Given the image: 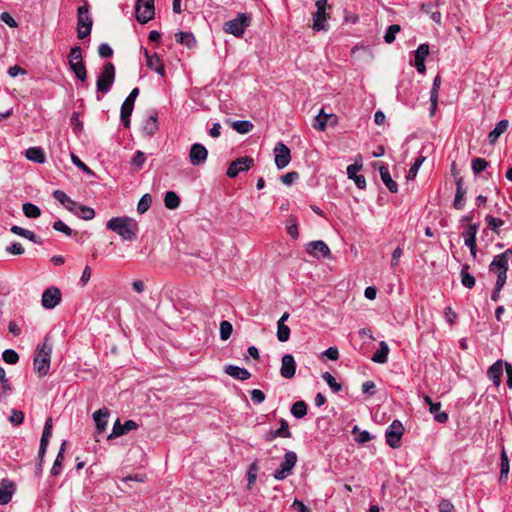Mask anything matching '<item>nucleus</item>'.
I'll list each match as a JSON object with an SVG mask.
<instances>
[{
    "label": "nucleus",
    "mask_w": 512,
    "mask_h": 512,
    "mask_svg": "<svg viewBox=\"0 0 512 512\" xmlns=\"http://www.w3.org/2000/svg\"><path fill=\"white\" fill-rule=\"evenodd\" d=\"M71 161L76 167L81 169L84 173L93 174L91 169L84 162H82L80 158L76 156L74 153L71 154Z\"/></svg>",
    "instance_id": "60"
},
{
    "label": "nucleus",
    "mask_w": 512,
    "mask_h": 512,
    "mask_svg": "<svg viewBox=\"0 0 512 512\" xmlns=\"http://www.w3.org/2000/svg\"><path fill=\"white\" fill-rule=\"evenodd\" d=\"M137 20L145 24L154 18V0H137L135 5Z\"/></svg>",
    "instance_id": "9"
},
{
    "label": "nucleus",
    "mask_w": 512,
    "mask_h": 512,
    "mask_svg": "<svg viewBox=\"0 0 512 512\" xmlns=\"http://www.w3.org/2000/svg\"><path fill=\"white\" fill-rule=\"evenodd\" d=\"M291 436H292V434L289 430L288 422L284 419H281L280 420V428H278L276 430L268 431L265 434V440L270 442V441L275 440L278 437L290 438Z\"/></svg>",
    "instance_id": "18"
},
{
    "label": "nucleus",
    "mask_w": 512,
    "mask_h": 512,
    "mask_svg": "<svg viewBox=\"0 0 512 512\" xmlns=\"http://www.w3.org/2000/svg\"><path fill=\"white\" fill-rule=\"evenodd\" d=\"M108 417L109 410L107 408H101L93 413V419L95 421L96 431L98 434L105 431Z\"/></svg>",
    "instance_id": "22"
},
{
    "label": "nucleus",
    "mask_w": 512,
    "mask_h": 512,
    "mask_svg": "<svg viewBox=\"0 0 512 512\" xmlns=\"http://www.w3.org/2000/svg\"><path fill=\"white\" fill-rule=\"evenodd\" d=\"M106 228L126 241L135 240L139 231L137 222L129 217H113L106 223Z\"/></svg>",
    "instance_id": "1"
},
{
    "label": "nucleus",
    "mask_w": 512,
    "mask_h": 512,
    "mask_svg": "<svg viewBox=\"0 0 512 512\" xmlns=\"http://www.w3.org/2000/svg\"><path fill=\"white\" fill-rule=\"evenodd\" d=\"M164 204L168 209H176L180 205V198L174 191H168L164 197Z\"/></svg>",
    "instance_id": "40"
},
{
    "label": "nucleus",
    "mask_w": 512,
    "mask_h": 512,
    "mask_svg": "<svg viewBox=\"0 0 512 512\" xmlns=\"http://www.w3.org/2000/svg\"><path fill=\"white\" fill-rule=\"evenodd\" d=\"M143 131L149 136L154 135L158 131V118L156 113L146 119L143 125Z\"/></svg>",
    "instance_id": "32"
},
{
    "label": "nucleus",
    "mask_w": 512,
    "mask_h": 512,
    "mask_svg": "<svg viewBox=\"0 0 512 512\" xmlns=\"http://www.w3.org/2000/svg\"><path fill=\"white\" fill-rule=\"evenodd\" d=\"M66 444H67V442L63 441V443L60 446V449H59V452L57 454V457H56V459L54 461V464H53V466L51 468V474L54 475V476H57V475L60 474L61 466H62V461L64 459V452H65Z\"/></svg>",
    "instance_id": "37"
},
{
    "label": "nucleus",
    "mask_w": 512,
    "mask_h": 512,
    "mask_svg": "<svg viewBox=\"0 0 512 512\" xmlns=\"http://www.w3.org/2000/svg\"><path fill=\"white\" fill-rule=\"evenodd\" d=\"M297 462V455L293 451H288L284 455V461L280 464V467L275 470L273 477L276 480H284L290 476L293 472Z\"/></svg>",
    "instance_id": "8"
},
{
    "label": "nucleus",
    "mask_w": 512,
    "mask_h": 512,
    "mask_svg": "<svg viewBox=\"0 0 512 512\" xmlns=\"http://www.w3.org/2000/svg\"><path fill=\"white\" fill-rule=\"evenodd\" d=\"M322 378L334 393L341 391L342 385L336 381L335 377L331 373L324 372L322 374Z\"/></svg>",
    "instance_id": "45"
},
{
    "label": "nucleus",
    "mask_w": 512,
    "mask_h": 512,
    "mask_svg": "<svg viewBox=\"0 0 512 512\" xmlns=\"http://www.w3.org/2000/svg\"><path fill=\"white\" fill-rule=\"evenodd\" d=\"M115 81V66L111 62H107L98 76L96 86L97 91L107 94Z\"/></svg>",
    "instance_id": "6"
},
{
    "label": "nucleus",
    "mask_w": 512,
    "mask_h": 512,
    "mask_svg": "<svg viewBox=\"0 0 512 512\" xmlns=\"http://www.w3.org/2000/svg\"><path fill=\"white\" fill-rule=\"evenodd\" d=\"M331 117L330 114L324 113L323 109L319 112V114L314 118L313 127L316 130L324 131L327 126V120Z\"/></svg>",
    "instance_id": "41"
},
{
    "label": "nucleus",
    "mask_w": 512,
    "mask_h": 512,
    "mask_svg": "<svg viewBox=\"0 0 512 512\" xmlns=\"http://www.w3.org/2000/svg\"><path fill=\"white\" fill-rule=\"evenodd\" d=\"M53 197L59 201L68 211L74 205L76 201L72 200L67 194L62 190H55L53 192Z\"/></svg>",
    "instance_id": "39"
},
{
    "label": "nucleus",
    "mask_w": 512,
    "mask_h": 512,
    "mask_svg": "<svg viewBox=\"0 0 512 512\" xmlns=\"http://www.w3.org/2000/svg\"><path fill=\"white\" fill-rule=\"evenodd\" d=\"M53 229L64 233L66 236L72 235V229L68 227L63 221L57 220L53 223Z\"/></svg>",
    "instance_id": "61"
},
{
    "label": "nucleus",
    "mask_w": 512,
    "mask_h": 512,
    "mask_svg": "<svg viewBox=\"0 0 512 512\" xmlns=\"http://www.w3.org/2000/svg\"><path fill=\"white\" fill-rule=\"evenodd\" d=\"M225 372L229 376L242 381L251 377V373L246 368H242L236 365H227L225 367Z\"/></svg>",
    "instance_id": "25"
},
{
    "label": "nucleus",
    "mask_w": 512,
    "mask_h": 512,
    "mask_svg": "<svg viewBox=\"0 0 512 512\" xmlns=\"http://www.w3.org/2000/svg\"><path fill=\"white\" fill-rule=\"evenodd\" d=\"M291 414L297 418L301 419L307 414V405L304 401H297L291 407Z\"/></svg>",
    "instance_id": "43"
},
{
    "label": "nucleus",
    "mask_w": 512,
    "mask_h": 512,
    "mask_svg": "<svg viewBox=\"0 0 512 512\" xmlns=\"http://www.w3.org/2000/svg\"><path fill=\"white\" fill-rule=\"evenodd\" d=\"M25 157L38 164H43L46 161L44 150L40 147H30L25 151Z\"/></svg>",
    "instance_id": "27"
},
{
    "label": "nucleus",
    "mask_w": 512,
    "mask_h": 512,
    "mask_svg": "<svg viewBox=\"0 0 512 512\" xmlns=\"http://www.w3.org/2000/svg\"><path fill=\"white\" fill-rule=\"evenodd\" d=\"M509 470H510L509 458H508V455H507L505 449L503 448L502 452H501V463H500V476H499L500 482L506 481L508 479Z\"/></svg>",
    "instance_id": "34"
},
{
    "label": "nucleus",
    "mask_w": 512,
    "mask_h": 512,
    "mask_svg": "<svg viewBox=\"0 0 512 512\" xmlns=\"http://www.w3.org/2000/svg\"><path fill=\"white\" fill-rule=\"evenodd\" d=\"M61 299H62V294H61L60 289L52 286V287L47 288L43 292L42 298H41V303L45 309H53L61 302Z\"/></svg>",
    "instance_id": "12"
},
{
    "label": "nucleus",
    "mask_w": 512,
    "mask_h": 512,
    "mask_svg": "<svg viewBox=\"0 0 512 512\" xmlns=\"http://www.w3.org/2000/svg\"><path fill=\"white\" fill-rule=\"evenodd\" d=\"M466 189L464 187L463 179L460 177L456 179V193L453 201V207L457 210H462L465 206Z\"/></svg>",
    "instance_id": "20"
},
{
    "label": "nucleus",
    "mask_w": 512,
    "mask_h": 512,
    "mask_svg": "<svg viewBox=\"0 0 512 512\" xmlns=\"http://www.w3.org/2000/svg\"><path fill=\"white\" fill-rule=\"evenodd\" d=\"M137 428L138 424L133 420H127L124 424H121L120 420L117 419L113 425L112 432L108 435V439L117 438Z\"/></svg>",
    "instance_id": "16"
},
{
    "label": "nucleus",
    "mask_w": 512,
    "mask_h": 512,
    "mask_svg": "<svg viewBox=\"0 0 512 512\" xmlns=\"http://www.w3.org/2000/svg\"><path fill=\"white\" fill-rule=\"evenodd\" d=\"M296 372V362L291 354H285L281 359L280 374L283 378L291 379Z\"/></svg>",
    "instance_id": "17"
},
{
    "label": "nucleus",
    "mask_w": 512,
    "mask_h": 512,
    "mask_svg": "<svg viewBox=\"0 0 512 512\" xmlns=\"http://www.w3.org/2000/svg\"><path fill=\"white\" fill-rule=\"evenodd\" d=\"M176 41L180 44L187 46L188 48H192L196 45L195 37L190 32H178L176 35Z\"/></svg>",
    "instance_id": "36"
},
{
    "label": "nucleus",
    "mask_w": 512,
    "mask_h": 512,
    "mask_svg": "<svg viewBox=\"0 0 512 512\" xmlns=\"http://www.w3.org/2000/svg\"><path fill=\"white\" fill-rule=\"evenodd\" d=\"M468 266L465 265L461 269V282L466 288H473L475 285V278L473 275L467 272Z\"/></svg>",
    "instance_id": "47"
},
{
    "label": "nucleus",
    "mask_w": 512,
    "mask_h": 512,
    "mask_svg": "<svg viewBox=\"0 0 512 512\" xmlns=\"http://www.w3.org/2000/svg\"><path fill=\"white\" fill-rule=\"evenodd\" d=\"M3 360L8 364H16L19 360L18 353L13 349H6L2 354Z\"/></svg>",
    "instance_id": "55"
},
{
    "label": "nucleus",
    "mask_w": 512,
    "mask_h": 512,
    "mask_svg": "<svg viewBox=\"0 0 512 512\" xmlns=\"http://www.w3.org/2000/svg\"><path fill=\"white\" fill-rule=\"evenodd\" d=\"M138 95H139V89L138 88L132 89V91L127 96V98L124 100V102L121 106L120 118H121V121L124 124V126L127 128L130 126V116L133 112L134 103H135V100L138 97Z\"/></svg>",
    "instance_id": "10"
},
{
    "label": "nucleus",
    "mask_w": 512,
    "mask_h": 512,
    "mask_svg": "<svg viewBox=\"0 0 512 512\" xmlns=\"http://www.w3.org/2000/svg\"><path fill=\"white\" fill-rule=\"evenodd\" d=\"M277 339L280 342H286L290 338V328L286 324H282V321H277Z\"/></svg>",
    "instance_id": "46"
},
{
    "label": "nucleus",
    "mask_w": 512,
    "mask_h": 512,
    "mask_svg": "<svg viewBox=\"0 0 512 512\" xmlns=\"http://www.w3.org/2000/svg\"><path fill=\"white\" fill-rule=\"evenodd\" d=\"M152 198L149 194H144L138 202L137 211L140 214L145 213L151 206Z\"/></svg>",
    "instance_id": "50"
},
{
    "label": "nucleus",
    "mask_w": 512,
    "mask_h": 512,
    "mask_svg": "<svg viewBox=\"0 0 512 512\" xmlns=\"http://www.w3.org/2000/svg\"><path fill=\"white\" fill-rule=\"evenodd\" d=\"M429 55V46L428 44H420L415 51L414 61H425L426 57Z\"/></svg>",
    "instance_id": "52"
},
{
    "label": "nucleus",
    "mask_w": 512,
    "mask_h": 512,
    "mask_svg": "<svg viewBox=\"0 0 512 512\" xmlns=\"http://www.w3.org/2000/svg\"><path fill=\"white\" fill-rule=\"evenodd\" d=\"M52 345L48 344V339L46 338L41 347H38L36 355L34 357L33 366L34 371L40 377H44L48 374L50 369L51 362V354H52Z\"/></svg>",
    "instance_id": "2"
},
{
    "label": "nucleus",
    "mask_w": 512,
    "mask_h": 512,
    "mask_svg": "<svg viewBox=\"0 0 512 512\" xmlns=\"http://www.w3.org/2000/svg\"><path fill=\"white\" fill-rule=\"evenodd\" d=\"M400 30H401V28H400L399 25H397V24L390 25L387 28L386 33L384 35L385 42L388 43V44H391L395 40L396 34Z\"/></svg>",
    "instance_id": "51"
},
{
    "label": "nucleus",
    "mask_w": 512,
    "mask_h": 512,
    "mask_svg": "<svg viewBox=\"0 0 512 512\" xmlns=\"http://www.w3.org/2000/svg\"><path fill=\"white\" fill-rule=\"evenodd\" d=\"M251 17L246 13H239L236 18L227 21L223 25V31L235 37H242L250 25Z\"/></svg>",
    "instance_id": "4"
},
{
    "label": "nucleus",
    "mask_w": 512,
    "mask_h": 512,
    "mask_svg": "<svg viewBox=\"0 0 512 512\" xmlns=\"http://www.w3.org/2000/svg\"><path fill=\"white\" fill-rule=\"evenodd\" d=\"M485 221L488 227L494 232L498 233V228L503 226L504 222L500 218L493 217L491 215H487L485 217Z\"/></svg>",
    "instance_id": "56"
},
{
    "label": "nucleus",
    "mask_w": 512,
    "mask_h": 512,
    "mask_svg": "<svg viewBox=\"0 0 512 512\" xmlns=\"http://www.w3.org/2000/svg\"><path fill=\"white\" fill-rule=\"evenodd\" d=\"M93 21L89 14L88 3L80 6L77 10V36L79 39L86 38L92 29Z\"/></svg>",
    "instance_id": "5"
},
{
    "label": "nucleus",
    "mask_w": 512,
    "mask_h": 512,
    "mask_svg": "<svg viewBox=\"0 0 512 512\" xmlns=\"http://www.w3.org/2000/svg\"><path fill=\"white\" fill-rule=\"evenodd\" d=\"M232 330H233V327H232V324L230 322L222 321L220 323V338L222 340L229 339L231 334H232Z\"/></svg>",
    "instance_id": "54"
},
{
    "label": "nucleus",
    "mask_w": 512,
    "mask_h": 512,
    "mask_svg": "<svg viewBox=\"0 0 512 512\" xmlns=\"http://www.w3.org/2000/svg\"><path fill=\"white\" fill-rule=\"evenodd\" d=\"M503 374V362L501 360L496 361L487 371L488 378L496 385L499 386L501 383V377Z\"/></svg>",
    "instance_id": "24"
},
{
    "label": "nucleus",
    "mask_w": 512,
    "mask_h": 512,
    "mask_svg": "<svg viewBox=\"0 0 512 512\" xmlns=\"http://www.w3.org/2000/svg\"><path fill=\"white\" fill-rule=\"evenodd\" d=\"M509 125L508 120L499 121L495 128L488 134V140L491 144H494L498 138L507 130Z\"/></svg>",
    "instance_id": "30"
},
{
    "label": "nucleus",
    "mask_w": 512,
    "mask_h": 512,
    "mask_svg": "<svg viewBox=\"0 0 512 512\" xmlns=\"http://www.w3.org/2000/svg\"><path fill=\"white\" fill-rule=\"evenodd\" d=\"M70 212L83 220H92L95 217L93 208L79 204L77 202L70 208Z\"/></svg>",
    "instance_id": "21"
},
{
    "label": "nucleus",
    "mask_w": 512,
    "mask_h": 512,
    "mask_svg": "<svg viewBox=\"0 0 512 512\" xmlns=\"http://www.w3.org/2000/svg\"><path fill=\"white\" fill-rule=\"evenodd\" d=\"M274 154L275 165L279 170L284 169L291 161L290 149L283 142L276 144Z\"/></svg>",
    "instance_id": "14"
},
{
    "label": "nucleus",
    "mask_w": 512,
    "mask_h": 512,
    "mask_svg": "<svg viewBox=\"0 0 512 512\" xmlns=\"http://www.w3.org/2000/svg\"><path fill=\"white\" fill-rule=\"evenodd\" d=\"M488 167V162L483 158H475L472 161V170L475 174H479Z\"/></svg>",
    "instance_id": "58"
},
{
    "label": "nucleus",
    "mask_w": 512,
    "mask_h": 512,
    "mask_svg": "<svg viewBox=\"0 0 512 512\" xmlns=\"http://www.w3.org/2000/svg\"><path fill=\"white\" fill-rule=\"evenodd\" d=\"M425 161V157L423 156H419L414 164L410 167L409 171H408V175H407V179L408 180H412L416 177L417 173H418V170L419 168L421 167V165L423 164V162Z\"/></svg>",
    "instance_id": "53"
},
{
    "label": "nucleus",
    "mask_w": 512,
    "mask_h": 512,
    "mask_svg": "<svg viewBox=\"0 0 512 512\" xmlns=\"http://www.w3.org/2000/svg\"><path fill=\"white\" fill-rule=\"evenodd\" d=\"M326 11H316L313 15V25L312 28L314 31L327 30L328 26L326 24Z\"/></svg>",
    "instance_id": "31"
},
{
    "label": "nucleus",
    "mask_w": 512,
    "mask_h": 512,
    "mask_svg": "<svg viewBox=\"0 0 512 512\" xmlns=\"http://www.w3.org/2000/svg\"><path fill=\"white\" fill-rule=\"evenodd\" d=\"M362 164H351L347 167V176L349 179H352L355 185L359 189H364L366 187V180L363 175H358L357 173L361 170Z\"/></svg>",
    "instance_id": "19"
},
{
    "label": "nucleus",
    "mask_w": 512,
    "mask_h": 512,
    "mask_svg": "<svg viewBox=\"0 0 512 512\" xmlns=\"http://www.w3.org/2000/svg\"><path fill=\"white\" fill-rule=\"evenodd\" d=\"M512 259V249H506L504 252L494 256L489 265V271L497 275V280L506 282L509 261Z\"/></svg>",
    "instance_id": "3"
},
{
    "label": "nucleus",
    "mask_w": 512,
    "mask_h": 512,
    "mask_svg": "<svg viewBox=\"0 0 512 512\" xmlns=\"http://www.w3.org/2000/svg\"><path fill=\"white\" fill-rule=\"evenodd\" d=\"M478 232V224H471L463 233L465 246H473L476 244V235Z\"/></svg>",
    "instance_id": "33"
},
{
    "label": "nucleus",
    "mask_w": 512,
    "mask_h": 512,
    "mask_svg": "<svg viewBox=\"0 0 512 512\" xmlns=\"http://www.w3.org/2000/svg\"><path fill=\"white\" fill-rule=\"evenodd\" d=\"M0 20L11 28H16L18 26L16 20L8 12H2L0 14Z\"/></svg>",
    "instance_id": "64"
},
{
    "label": "nucleus",
    "mask_w": 512,
    "mask_h": 512,
    "mask_svg": "<svg viewBox=\"0 0 512 512\" xmlns=\"http://www.w3.org/2000/svg\"><path fill=\"white\" fill-rule=\"evenodd\" d=\"M23 213L28 218H38L41 215L40 208L30 202L24 203L22 206Z\"/></svg>",
    "instance_id": "42"
},
{
    "label": "nucleus",
    "mask_w": 512,
    "mask_h": 512,
    "mask_svg": "<svg viewBox=\"0 0 512 512\" xmlns=\"http://www.w3.org/2000/svg\"><path fill=\"white\" fill-rule=\"evenodd\" d=\"M253 165L254 160L249 156L237 158L230 163L226 175L229 178H235L240 172L248 171Z\"/></svg>",
    "instance_id": "11"
},
{
    "label": "nucleus",
    "mask_w": 512,
    "mask_h": 512,
    "mask_svg": "<svg viewBox=\"0 0 512 512\" xmlns=\"http://www.w3.org/2000/svg\"><path fill=\"white\" fill-rule=\"evenodd\" d=\"M208 158V150L200 143H194L190 147L189 161L193 166L203 165Z\"/></svg>",
    "instance_id": "13"
},
{
    "label": "nucleus",
    "mask_w": 512,
    "mask_h": 512,
    "mask_svg": "<svg viewBox=\"0 0 512 512\" xmlns=\"http://www.w3.org/2000/svg\"><path fill=\"white\" fill-rule=\"evenodd\" d=\"M10 231L12 233H14L15 235L24 237V238L32 241L33 243H36L39 245L42 244V240L34 232H32L30 230H27L20 226L14 225L11 227Z\"/></svg>",
    "instance_id": "28"
},
{
    "label": "nucleus",
    "mask_w": 512,
    "mask_h": 512,
    "mask_svg": "<svg viewBox=\"0 0 512 512\" xmlns=\"http://www.w3.org/2000/svg\"><path fill=\"white\" fill-rule=\"evenodd\" d=\"M70 124L72 126V129L74 133L79 134L83 130V123L79 119V113L73 112L70 118Z\"/></svg>",
    "instance_id": "57"
},
{
    "label": "nucleus",
    "mask_w": 512,
    "mask_h": 512,
    "mask_svg": "<svg viewBox=\"0 0 512 512\" xmlns=\"http://www.w3.org/2000/svg\"><path fill=\"white\" fill-rule=\"evenodd\" d=\"M441 403L435 402L431 407H429V411L433 414L434 420L438 423H446L448 420V414L445 411H441Z\"/></svg>",
    "instance_id": "35"
},
{
    "label": "nucleus",
    "mask_w": 512,
    "mask_h": 512,
    "mask_svg": "<svg viewBox=\"0 0 512 512\" xmlns=\"http://www.w3.org/2000/svg\"><path fill=\"white\" fill-rule=\"evenodd\" d=\"M146 161V156L142 151H137L130 161V165L134 170L142 169L144 163Z\"/></svg>",
    "instance_id": "48"
},
{
    "label": "nucleus",
    "mask_w": 512,
    "mask_h": 512,
    "mask_svg": "<svg viewBox=\"0 0 512 512\" xmlns=\"http://www.w3.org/2000/svg\"><path fill=\"white\" fill-rule=\"evenodd\" d=\"M24 420V413L19 410H12L9 421L14 425H20Z\"/></svg>",
    "instance_id": "63"
},
{
    "label": "nucleus",
    "mask_w": 512,
    "mask_h": 512,
    "mask_svg": "<svg viewBox=\"0 0 512 512\" xmlns=\"http://www.w3.org/2000/svg\"><path fill=\"white\" fill-rule=\"evenodd\" d=\"M145 57H146V65L149 69L155 71L161 76H164L165 69L163 64L161 63L160 58L156 53L149 54V52L145 49Z\"/></svg>",
    "instance_id": "23"
},
{
    "label": "nucleus",
    "mask_w": 512,
    "mask_h": 512,
    "mask_svg": "<svg viewBox=\"0 0 512 512\" xmlns=\"http://www.w3.org/2000/svg\"><path fill=\"white\" fill-rule=\"evenodd\" d=\"M306 252L313 256L319 257L322 256L324 258H330L331 251L327 244L322 240L311 241L306 245Z\"/></svg>",
    "instance_id": "15"
},
{
    "label": "nucleus",
    "mask_w": 512,
    "mask_h": 512,
    "mask_svg": "<svg viewBox=\"0 0 512 512\" xmlns=\"http://www.w3.org/2000/svg\"><path fill=\"white\" fill-rule=\"evenodd\" d=\"M404 434V426L399 420H394L385 431V438L387 444L393 448H399L401 445V438Z\"/></svg>",
    "instance_id": "7"
},
{
    "label": "nucleus",
    "mask_w": 512,
    "mask_h": 512,
    "mask_svg": "<svg viewBox=\"0 0 512 512\" xmlns=\"http://www.w3.org/2000/svg\"><path fill=\"white\" fill-rule=\"evenodd\" d=\"M441 84V78L439 75H437L434 78L433 85L430 91V102L434 104V106H437L438 103V91Z\"/></svg>",
    "instance_id": "49"
},
{
    "label": "nucleus",
    "mask_w": 512,
    "mask_h": 512,
    "mask_svg": "<svg viewBox=\"0 0 512 512\" xmlns=\"http://www.w3.org/2000/svg\"><path fill=\"white\" fill-rule=\"evenodd\" d=\"M98 54L101 58H109L113 55V50L107 43H102L98 47Z\"/></svg>",
    "instance_id": "62"
},
{
    "label": "nucleus",
    "mask_w": 512,
    "mask_h": 512,
    "mask_svg": "<svg viewBox=\"0 0 512 512\" xmlns=\"http://www.w3.org/2000/svg\"><path fill=\"white\" fill-rule=\"evenodd\" d=\"M389 346L385 341L379 343V348L373 354L371 360L375 363L384 364L388 360Z\"/></svg>",
    "instance_id": "29"
},
{
    "label": "nucleus",
    "mask_w": 512,
    "mask_h": 512,
    "mask_svg": "<svg viewBox=\"0 0 512 512\" xmlns=\"http://www.w3.org/2000/svg\"><path fill=\"white\" fill-rule=\"evenodd\" d=\"M232 127L234 130H236L238 133L246 134L252 131L253 124L250 121L247 120H237L232 123Z\"/></svg>",
    "instance_id": "44"
},
{
    "label": "nucleus",
    "mask_w": 512,
    "mask_h": 512,
    "mask_svg": "<svg viewBox=\"0 0 512 512\" xmlns=\"http://www.w3.org/2000/svg\"><path fill=\"white\" fill-rule=\"evenodd\" d=\"M379 173H380L381 180L383 181V183L385 184L387 189L391 193H396L398 191V185L392 179L388 167L384 166V165L380 166Z\"/></svg>",
    "instance_id": "26"
},
{
    "label": "nucleus",
    "mask_w": 512,
    "mask_h": 512,
    "mask_svg": "<svg viewBox=\"0 0 512 512\" xmlns=\"http://www.w3.org/2000/svg\"><path fill=\"white\" fill-rule=\"evenodd\" d=\"M75 61L78 63L83 62L82 51L79 46H75V47L71 48L70 53H69V64L75 63Z\"/></svg>",
    "instance_id": "59"
},
{
    "label": "nucleus",
    "mask_w": 512,
    "mask_h": 512,
    "mask_svg": "<svg viewBox=\"0 0 512 512\" xmlns=\"http://www.w3.org/2000/svg\"><path fill=\"white\" fill-rule=\"evenodd\" d=\"M69 68L78 80H80L81 82H84L86 80L87 71L84 62L78 63L75 61V63L69 64Z\"/></svg>",
    "instance_id": "38"
}]
</instances>
